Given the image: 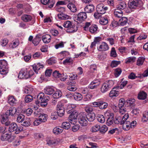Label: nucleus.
Here are the masks:
<instances>
[{"instance_id":"nucleus-1","label":"nucleus","mask_w":148,"mask_h":148,"mask_svg":"<svg viewBox=\"0 0 148 148\" xmlns=\"http://www.w3.org/2000/svg\"><path fill=\"white\" fill-rule=\"evenodd\" d=\"M63 26L68 29L67 31L68 32L73 33L77 30V27L75 25H72L71 22L67 21L65 22L63 24Z\"/></svg>"},{"instance_id":"nucleus-2","label":"nucleus","mask_w":148,"mask_h":148,"mask_svg":"<svg viewBox=\"0 0 148 148\" xmlns=\"http://www.w3.org/2000/svg\"><path fill=\"white\" fill-rule=\"evenodd\" d=\"M11 132L7 133L4 132L1 137V139L3 141H7L9 143L12 142L14 139V136L12 135Z\"/></svg>"},{"instance_id":"nucleus-3","label":"nucleus","mask_w":148,"mask_h":148,"mask_svg":"<svg viewBox=\"0 0 148 148\" xmlns=\"http://www.w3.org/2000/svg\"><path fill=\"white\" fill-rule=\"evenodd\" d=\"M114 82L111 80H109L103 84L101 87V90L103 93L107 92L110 88H111L114 84Z\"/></svg>"},{"instance_id":"nucleus-4","label":"nucleus","mask_w":148,"mask_h":148,"mask_svg":"<svg viewBox=\"0 0 148 148\" xmlns=\"http://www.w3.org/2000/svg\"><path fill=\"white\" fill-rule=\"evenodd\" d=\"M7 63L4 60H0V73L2 75H5L8 72L7 67Z\"/></svg>"},{"instance_id":"nucleus-5","label":"nucleus","mask_w":148,"mask_h":148,"mask_svg":"<svg viewBox=\"0 0 148 148\" xmlns=\"http://www.w3.org/2000/svg\"><path fill=\"white\" fill-rule=\"evenodd\" d=\"M86 115L85 112H81L78 115V119L79 123L82 126H85L87 125V121L86 120Z\"/></svg>"},{"instance_id":"nucleus-6","label":"nucleus","mask_w":148,"mask_h":148,"mask_svg":"<svg viewBox=\"0 0 148 148\" xmlns=\"http://www.w3.org/2000/svg\"><path fill=\"white\" fill-rule=\"evenodd\" d=\"M10 118L6 113L0 115V120L1 123L3 124H5L6 126H8L10 123L9 121V119Z\"/></svg>"},{"instance_id":"nucleus-7","label":"nucleus","mask_w":148,"mask_h":148,"mask_svg":"<svg viewBox=\"0 0 148 148\" xmlns=\"http://www.w3.org/2000/svg\"><path fill=\"white\" fill-rule=\"evenodd\" d=\"M78 112L76 110L72 112L71 114L69 116V120L70 122L73 124L76 123L77 121V118H78Z\"/></svg>"},{"instance_id":"nucleus-8","label":"nucleus","mask_w":148,"mask_h":148,"mask_svg":"<svg viewBox=\"0 0 148 148\" xmlns=\"http://www.w3.org/2000/svg\"><path fill=\"white\" fill-rule=\"evenodd\" d=\"M108 8L106 6H104L103 3H100L97 6V12L99 13L103 14L106 12V11L107 10Z\"/></svg>"},{"instance_id":"nucleus-9","label":"nucleus","mask_w":148,"mask_h":148,"mask_svg":"<svg viewBox=\"0 0 148 148\" xmlns=\"http://www.w3.org/2000/svg\"><path fill=\"white\" fill-rule=\"evenodd\" d=\"M87 15L85 12H82L79 13L77 15V20L78 23H81L87 18Z\"/></svg>"},{"instance_id":"nucleus-10","label":"nucleus","mask_w":148,"mask_h":148,"mask_svg":"<svg viewBox=\"0 0 148 148\" xmlns=\"http://www.w3.org/2000/svg\"><path fill=\"white\" fill-rule=\"evenodd\" d=\"M138 0H130L128 3V7L130 8H135L138 5Z\"/></svg>"},{"instance_id":"nucleus-11","label":"nucleus","mask_w":148,"mask_h":148,"mask_svg":"<svg viewBox=\"0 0 148 148\" xmlns=\"http://www.w3.org/2000/svg\"><path fill=\"white\" fill-rule=\"evenodd\" d=\"M50 0H41V1L44 5H47L48 7L50 8L53 7L54 4L55 3L54 0H53L50 1Z\"/></svg>"},{"instance_id":"nucleus-12","label":"nucleus","mask_w":148,"mask_h":148,"mask_svg":"<svg viewBox=\"0 0 148 148\" xmlns=\"http://www.w3.org/2000/svg\"><path fill=\"white\" fill-rule=\"evenodd\" d=\"M44 92L48 95H51L55 92L54 88L51 86H48L46 87L44 90Z\"/></svg>"},{"instance_id":"nucleus-13","label":"nucleus","mask_w":148,"mask_h":148,"mask_svg":"<svg viewBox=\"0 0 148 148\" xmlns=\"http://www.w3.org/2000/svg\"><path fill=\"white\" fill-rule=\"evenodd\" d=\"M109 47L107 44L105 42H102L98 49L100 51H105L109 49Z\"/></svg>"},{"instance_id":"nucleus-14","label":"nucleus","mask_w":148,"mask_h":148,"mask_svg":"<svg viewBox=\"0 0 148 148\" xmlns=\"http://www.w3.org/2000/svg\"><path fill=\"white\" fill-rule=\"evenodd\" d=\"M119 88L117 87L113 88L109 93V96L110 97H116L118 94Z\"/></svg>"},{"instance_id":"nucleus-15","label":"nucleus","mask_w":148,"mask_h":148,"mask_svg":"<svg viewBox=\"0 0 148 148\" xmlns=\"http://www.w3.org/2000/svg\"><path fill=\"white\" fill-rule=\"evenodd\" d=\"M106 114H107V115H109L110 116L108 118L106 124L108 125H112L114 121V116L113 114H110L109 113H107Z\"/></svg>"},{"instance_id":"nucleus-16","label":"nucleus","mask_w":148,"mask_h":148,"mask_svg":"<svg viewBox=\"0 0 148 148\" xmlns=\"http://www.w3.org/2000/svg\"><path fill=\"white\" fill-rule=\"evenodd\" d=\"M17 111L16 108H11L7 110L5 113L10 117L14 115Z\"/></svg>"},{"instance_id":"nucleus-17","label":"nucleus","mask_w":148,"mask_h":148,"mask_svg":"<svg viewBox=\"0 0 148 148\" xmlns=\"http://www.w3.org/2000/svg\"><path fill=\"white\" fill-rule=\"evenodd\" d=\"M94 7L92 4L87 5L84 8L85 12L88 13H90L93 12L94 10Z\"/></svg>"},{"instance_id":"nucleus-18","label":"nucleus","mask_w":148,"mask_h":148,"mask_svg":"<svg viewBox=\"0 0 148 148\" xmlns=\"http://www.w3.org/2000/svg\"><path fill=\"white\" fill-rule=\"evenodd\" d=\"M87 119L90 122L93 121L95 119V115L94 113H89L86 115Z\"/></svg>"},{"instance_id":"nucleus-19","label":"nucleus","mask_w":148,"mask_h":148,"mask_svg":"<svg viewBox=\"0 0 148 148\" xmlns=\"http://www.w3.org/2000/svg\"><path fill=\"white\" fill-rule=\"evenodd\" d=\"M8 101L11 106H13L14 104L16 103L17 100L14 96L10 95L8 97Z\"/></svg>"},{"instance_id":"nucleus-20","label":"nucleus","mask_w":148,"mask_h":148,"mask_svg":"<svg viewBox=\"0 0 148 148\" xmlns=\"http://www.w3.org/2000/svg\"><path fill=\"white\" fill-rule=\"evenodd\" d=\"M136 123V121H133L131 123L129 121H127L126 122L125 125H126V126L127 128L130 127V129H134Z\"/></svg>"},{"instance_id":"nucleus-21","label":"nucleus","mask_w":148,"mask_h":148,"mask_svg":"<svg viewBox=\"0 0 148 148\" xmlns=\"http://www.w3.org/2000/svg\"><path fill=\"white\" fill-rule=\"evenodd\" d=\"M51 37L49 34H46L42 37V40L45 43H48L51 41Z\"/></svg>"},{"instance_id":"nucleus-22","label":"nucleus","mask_w":148,"mask_h":148,"mask_svg":"<svg viewBox=\"0 0 148 148\" xmlns=\"http://www.w3.org/2000/svg\"><path fill=\"white\" fill-rule=\"evenodd\" d=\"M123 14L122 11L118 8L115 9L114 11L115 16L119 18L121 17L122 16Z\"/></svg>"},{"instance_id":"nucleus-23","label":"nucleus","mask_w":148,"mask_h":148,"mask_svg":"<svg viewBox=\"0 0 148 148\" xmlns=\"http://www.w3.org/2000/svg\"><path fill=\"white\" fill-rule=\"evenodd\" d=\"M147 94L143 91L140 92L138 94V98L139 99L144 100L146 99Z\"/></svg>"},{"instance_id":"nucleus-24","label":"nucleus","mask_w":148,"mask_h":148,"mask_svg":"<svg viewBox=\"0 0 148 148\" xmlns=\"http://www.w3.org/2000/svg\"><path fill=\"white\" fill-rule=\"evenodd\" d=\"M74 99L77 101L81 100L82 98V95L77 92H75L73 94Z\"/></svg>"},{"instance_id":"nucleus-25","label":"nucleus","mask_w":148,"mask_h":148,"mask_svg":"<svg viewBox=\"0 0 148 148\" xmlns=\"http://www.w3.org/2000/svg\"><path fill=\"white\" fill-rule=\"evenodd\" d=\"M68 8L73 12H74L76 11L77 8L73 3H70L67 5Z\"/></svg>"},{"instance_id":"nucleus-26","label":"nucleus","mask_w":148,"mask_h":148,"mask_svg":"<svg viewBox=\"0 0 148 148\" xmlns=\"http://www.w3.org/2000/svg\"><path fill=\"white\" fill-rule=\"evenodd\" d=\"M22 20L25 22L30 21L32 19V17L30 15L24 14L21 17Z\"/></svg>"},{"instance_id":"nucleus-27","label":"nucleus","mask_w":148,"mask_h":148,"mask_svg":"<svg viewBox=\"0 0 148 148\" xmlns=\"http://www.w3.org/2000/svg\"><path fill=\"white\" fill-rule=\"evenodd\" d=\"M43 65H41L39 63H38L37 64H34L33 66L34 70L36 73H38L37 71L40 70V68H43Z\"/></svg>"},{"instance_id":"nucleus-28","label":"nucleus","mask_w":148,"mask_h":148,"mask_svg":"<svg viewBox=\"0 0 148 148\" xmlns=\"http://www.w3.org/2000/svg\"><path fill=\"white\" fill-rule=\"evenodd\" d=\"M98 29V27L97 25H93L90 27L89 30L91 33H97Z\"/></svg>"},{"instance_id":"nucleus-29","label":"nucleus","mask_w":148,"mask_h":148,"mask_svg":"<svg viewBox=\"0 0 148 148\" xmlns=\"http://www.w3.org/2000/svg\"><path fill=\"white\" fill-rule=\"evenodd\" d=\"M62 92L60 90L56 91L52 95L53 97L56 99H58L61 97Z\"/></svg>"},{"instance_id":"nucleus-30","label":"nucleus","mask_w":148,"mask_h":148,"mask_svg":"<svg viewBox=\"0 0 148 148\" xmlns=\"http://www.w3.org/2000/svg\"><path fill=\"white\" fill-rule=\"evenodd\" d=\"M47 144L49 145H57L58 142V141L56 139L48 140H47Z\"/></svg>"},{"instance_id":"nucleus-31","label":"nucleus","mask_w":148,"mask_h":148,"mask_svg":"<svg viewBox=\"0 0 148 148\" xmlns=\"http://www.w3.org/2000/svg\"><path fill=\"white\" fill-rule=\"evenodd\" d=\"M41 40V38L39 36L37 35L33 40L32 42L34 45L36 46L39 43Z\"/></svg>"},{"instance_id":"nucleus-32","label":"nucleus","mask_w":148,"mask_h":148,"mask_svg":"<svg viewBox=\"0 0 148 148\" xmlns=\"http://www.w3.org/2000/svg\"><path fill=\"white\" fill-rule=\"evenodd\" d=\"M97 121L101 123H104L105 121L104 116L103 115L99 114L97 117Z\"/></svg>"},{"instance_id":"nucleus-33","label":"nucleus","mask_w":148,"mask_h":148,"mask_svg":"<svg viewBox=\"0 0 148 148\" xmlns=\"http://www.w3.org/2000/svg\"><path fill=\"white\" fill-rule=\"evenodd\" d=\"M47 115L46 114H40L39 116V119L41 122H45L47 121Z\"/></svg>"},{"instance_id":"nucleus-34","label":"nucleus","mask_w":148,"mask_h":148,"mask_svg":"<svg viewBox=\"0 0 148 148\" xmlns=\"http://www.w3.org/2000/svg\"><path fill=\"white\" fill-rule=\"evenodd\" d=\"M57 114L60 117L62 116L64 114V108H61V109H57Z\"/></svg>"},{"instance_id":"nucleus-35","label":"nucleus","mask_w":148,"mask_h":148,"mask_svg":"<svg viewBox=\"0 0 148 148\" xmlns=\"http://www.w3.org/2000/svg\"><path fill=\"white\" fill-rule=\"evenodd\" d=\"M58 18L61 20L68 19L69 16L63 13L58 14Z\"/></svg>"},{"instance_id":"nucleus-36","label":"nucleus","mask_w":148,"mask_h":148,"mask_svg":"<svg viewBox=\"0 0 148 148\" xmlns=\"http://www.w3.org/2000/svg\"><path fill=\"white\" fill-rule=\"evenodd\" d=\"M24 115L22 114H19L17 118L16 121L19 123L22 122L24 121Z\"/></svg>"},{"instance_id":"nucleus-37","label":"nucleus","mask_w":148,"mask_h":148,"mask_svg":"<svg viewBox=\"0 0 148 148\" xmlns=\"http://www.w3.org/2000/svg\"><path fill=\"white\" fill-rule=\"evenodd\" d=\"M108 106V104L107 103L104 102L102 101H100L99 108L101 109H105L107 108Z\"/></svg>"},{"instance_id":"nucleus-38","label":"nucleus","mask_w":148,"mask_h":148,"mask_svg":"<svg viewBox=\"0 0 148 148\" xmlns=\"http://www.w3.org/2000/svg\"><path fill=\"white\" fill-rule=\"evenodd\" d=\"M145 60V58L143 57H140L138 58L136 64L138 66L142 65Z\"/></svg>"},{"instance_id":"nucleus-39","label":"nucleus","mask_w":148,"mask_h":148,"mask_svg":"<svg viewBox=\"0 0 148 148\" xmlns=\"http://www.w3.org/2000/svg\"><path fill=\"white\" fill-rule=\"evenodd\" d=\"M62 127L65 130H68L71 127L70 123L68 122H64L62 124Z\"/></svg>"},{"instance_id":"nucleus-40","label":"nucleus","mask_w":148,"mask_h":148,"mask_svg":"<svg viewBox=\"0 0 148 148\" xmlns=\"http://www.w3.org/2000/svg\"><path fill=\"white\" fill-rule=\"evenodd\" d=\"M25 100L26 103H28L33 100V97L31 95H28L25 96Z\"/></svg>"},{"instance_id":"nucleus-41","label":"nucleus","mask_w":148,"mask_h":148,"mask_svg":"<svg viewBox=\"0 0 148 148\" xmlns=\"http://www.w3.org/2000/svg\"><path fill=\"white\" fill-rule=\"evenodd\" d=\"M122 70L120 68H117L115 69L114 74L116 77H118L121 73Z\"/></svg>"},{"instance_id":"nucleus-42","label":"nucleus","mask_w":148,"mask_h":148,"mask_svg":"<svg viewBox=\"0 0 148 148\" xmlns=\"http://www.w3.org/2000/svg\"><path fill=\"white\" fill-rule=\"evenodd\" d=\"M9 125V128L10 130H17L18 128L17 125L16 123H12Z\"/></svg>"},{"instance_id":"nucleus-43","label":"nucleus","mask_w":148,"mask_h":148,"mask_svg":"<svg viewBox=\"0 0 148 148\" xmlns=\"http://www.w3.org/2000/svg\"><path fill=\"white\" fill-rule=\"evenodd\" d=\"M108 23V21L106 18L101 17L100 20V23L102 25H106Z\"/></svg>"},{"instance_id":"nucleus-44","label":"nucleus","mask_w":148,"mask_h":148,"mask_svg":"<svg viewBox=\"0 0 148 148\" xmlns=\"http://www.w3.org/2000/svg\"><path fill=\"white\" fill-rule=\"evenodd\" d=\"M136 58L134 57H130L126 59V63H128L130 62H134L136 60Z\"/></svg>"},{"instance_id":"nucleus-45","label":"nucleus","mask_w":148,"mask_h":148,"mask_svg":"<svg viewBox=\"0 0 148 148\" xmlns=\"http://www.w3.org/2000/svg\"><path fill=\"white\" fill-rule=\"evenodd\" d=\"M26 73V70L22 69L19 72L18 77L20 78H24Z\"/></svg>"},{"instance_id":"nucleus-46","label":"nucleus","mask_w":148,"mask_h":148,"mask_svg":"<svg viewBox=\"0 0 148 148\" xmlns=\"http://www.w3.org/2000/svg\"><path fill=\"white\" fill-rule=\"evenodd\" d=\"M77 88L76 86L75 85H69L67 87V89L71 91H75Z\"/></svg>"},{"instance_id":"nucleus-47","label":"nucleus","mask_w":148,"mask_h":148,"mask_svg":"<svg viewBox=\"0 0 148 148\" xmlns=\"http://www.w3.org/2000/svg\"><path fill=\"white\" fill-rule=\"evenodd\" d=\"M129 117L128 113H126L123 116L122 120L121 122V124H124L126 121L127 119Z\"/></svg>"},{"instance_id":"nucleus-48","label":"nucleus","mask_w":148,"mask_h":148,"mask_svg":"<svg viewBox=\"0 0 148 148\" xmlns=\"http://www.w3.org/2000/svg\"><path fill=\"white\" fill-rule=\"evenodd\" d=\"M121 63L120 61H112L111 63V66L112 68L114 67L117 66Z\"/></svg>"},{"instance_id":"nucleus-49","label":"nucleus","mask_w":148,"mask_h":148,"mask_svg":"<svg viewBox=\"0 0 148 148\" xmlns=\"http://www.w3.org/2000/svg\"><path fill=\"white\" fill-rule=\"evenodd\" d=\"M24 78L27 79L33 75V72L32 71H30L29 72H27L26 70V73Z\"/></svg>"},{"instance_id":"nucleus-50","label":"nucleus","mask_w":148,"mask_h":148,"mask_svg":"<svg viewBox=\"0 0 148 148\" xmlns=\"http://www.w3.org/2000/svg\"><path fill=\"white\" fill-rule=\"evenodd\" d=\"M45 94L43 93H40L38 95L37 97V101L39 103L40 101L42 99H43L45 97Z\"/></svg>"},{"instance_id":"nucleus-51","label":"nucleus","mask_w":148,"mask_h":148,"mask_svg":"<svg viewBox=\"0 0 148 148\" xmlns=\"http://www.w3.org/2000/svg\"><path fill=\"white\" fill-rule=\"evenodd\" d=\"M53 75L55 78H59L61 76V74L59 72V71L56 70L53 72Z\"/></svg>"},{"instance_id":"nucleus-52","label":"nucleus","mask_w":148,"mask_h":148,"mask_svg":"<svg viewBox=\"0 0 148 148\" xmlns=\"http://www.w3.org/2000/svg\"><path fill=\"white\" fill-rule=\"evenodd\" d=\"M120 20L121 21L120 24L121 25H125L127 21V18L125 17H122Z\"/></svg>"},{"instance_id":"nucleus-53","label":"nucleus","mask_w":148,"mask_h":148,"mask_svg":"<svg viewBox=\"0 0 148 148\" xmlns=\"http://www.w3.org/2000/svg\"><path fill=\"white\" fill-rule=\"evenodd\" d=\"M33 90V89L31 88L26 87L25 88L24 90V92L26 94L31 93Z\"/></svg>"},{"instance_id":"nucleus-54","label":"nucleus","mask_w":148,"mask_h":148,"mask_svg":"<svg viewBox=\"0 0 148 148\" xmlns=\"http://www.w3.org/2000/svg\"><path fill=\"white\" fill-rule=\"evenodd\" d=\"M110 56H111L115 58L117 56V54L114 48L112 47V48L111 51L110 52Z\"/></svg>"},{"instance_id":"nucleus-55","label":"nucleus","mask_w":148,"mask_h":148,"mask_svg":"<svg viewBox=\"0 0 148 148\" xmlns=\"http://www.w3.org/2000/svg\"><path fill=\"white\" fill-rule=\"evenodd\" d=\"M92 97V95L90 93L88 94L85 96V98L83 99V100L85 101L90 100L91 99Z\"/></svg>"},{"instance_id":"nucleus-56","label":"nucleus","mask_w":148,"mask_h":148,"mask_svg":"<svg viewBox=\"0 0 148 148\" xmlns=\"http://www.w3.org/2000/svg\"><path fill=\"white\" fill-rule=\"evenodd\" d=\"M126 101L127 104L130 106H133L135 101V100L134 99H130L127 100Z\"/></svg>"},{"instance_id":"nucleus-57","label":"nucleus","mask_w":148,"mask_h":148,"mask_svg":"<svg viewBox=\"0 0 148 148\" xmlns=\"http://www.w3.org/2000/svg\"><path fill=\"white\" fill-rule=\"evenodd\" d=\"M127 82L126 81H123V79L121 82V83L119 86H118V88L119 89L123 88L127 84Z\"/></svg>"},{"instance_id":"nucleus-58","label":"nucleus","mask_w":148,"mask_h":148,"mask_svg":"<svg viewBox=\"0 0 148 148\" xmlns=\"http://www.w3.org/2000/svg\"><path fill=\"white\" fill-rule=\"evenodd\" d=\"M142 119L144 121H146L148 119V112H145L143 114Z\"/></svg>"},{"instance_id":"nucleus-59","label":"nucleus","mask_w":148,"mask_h":148,"mask_svg":"<svg viewBox=\"0 0 148 148\" xmlns=\"http://www.w3.org/2000/svg\"><path fill=\"white\" fill-rule=\"evenodd\" d=\"M66 63H69L70 64H72L73 63V60L71 58H68L63 62V64H65Z\"/></svg>"},{"instance_id":"nucleus-60","label":"nucleus","mask_w":148,"mask_h":148,"mask_svg":"<svg viewBox=\"0 0 148 148\" xmlns=\"http://www.w3.org/2000/svg\"><path fill=\"white\" fill-rule=\"evenodd\" d=\"M124 99H120L119 100V108H123L124 106Z\"/></svg>"},{"instance_id":"nucleus-61","label":"nucleus","mask_w":148,"mask_h":148,"mask_svg":"<svg viewBox=\"0 0 148 148\" xmlns=\"http://www.w3.org/2000/svg\"><path fill=\"white\" fill-rule=\"evenodd\" d=\"M85 110L88 113H91V112H92L93 109L91 107L87 106L85 107Z\"/></svg>"},{"instance_id":"nucleus-62","label":"nucleus","mask_w":148,"mask_h":148,"mask_svg":"<svg viewBox=\"0 0 148 148\" xmlns=\"http://www.w3.org/2000/svg\"><path fill=\"white\" fill-rule=\"evenodd\" d=\"M55 61H56L55 59L52 58H50L48 60L47 63L48 64L51 65L55 63L56 62Z\"/></svg>"},{"instance_id":"nucleus-63","label":"nucleus","mask_w":148,"mask_h":148,"mask_svg":"<svg viewBox=\"0 0 148 148\" xmlns=\"http://www.w3.org/2000/svg\"><path fill=\"white\" fill-rule=\"evenodd\" d=\"M19 44L18 40H15L13 43L12 47V48L16 47Z\"/></svg>"},{"instance_id":"nucleus-64","label":"nucleus","mask_w":148,"mask_h":148,"mask_svg":"<svg viewBox=\"0 0 148 148\" xmlns=\"http://www.w3.org/2000/svg\"><path fill=\"white\" fill-rule=\"evenodd\" d=\"M128 78L132 79H134L137 77L135 74L133 73H131L128 76Z\"/></svg>"}]
</instances>
